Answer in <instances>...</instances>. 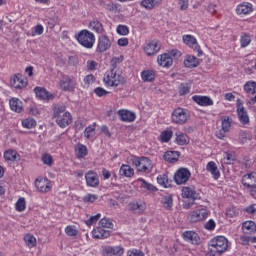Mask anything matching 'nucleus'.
I'll list each match as a JSON object with an SVG mask.
<instances>
[{"mask_svg":"<svg viewBox=\"0 0 256 256\" xmlns=\"http://www.w3.org/2000/svg\"><path fill=\"white\" fill-rule=\"evenodd\" d=\"M236 105L237 115L240 123H242V125L249 124V114L247 113V110H245V107H243V102L238 99Z\"/></svg>","mask_w":256,"mask_h":256,"instance_id":"obj_9","label":"nucleus"},{"mask_svg":"<svg viewBox=\"0 0 256 256\" xmlns=\"http://www.w3.org/2000/svg\"><path fill=\"white\" fill-rule=\"evenodd\" d=\"M171 121L175 125H185V123L189 121V113L187 112V109L181 107L174 109L171 114Z\"/></svg>","mask_w":256,"mask_h":256,"instance_id":"obj_5","label":"nucleus"},{"mask_svg":"<svg viewBox=\"0 0 256 256\" xmlns=\"http://www.w3.org/2000/svg\"><path fill=\"white\" fill-rule=\"evenodd\" d=\"M182 197H185L186 199H193V201H195L197 199H201V194L197 192L195 188L184 187L182 189Z\"/></svg>","mask_w":256,"mask_h":256,"instance_id":"obj_17","label":"nucleus"},{"mask_svg":"<svg viewBox=\"0 0 256 256\" xmlns=\"http://www.w3.org/2000/svg\"><path fill=\"white\" fill-rule=\"evenodd\" d=\"M227 217H237L239 215V209L237 208H228L226 211Z\"/></svg>","mask_w":256,"mask_h":256,"instance_id":"obj_62","label":"nucleus"},{"mask_svg":"<svg viewBox=\"0 0 256 256\" xmlns=\"http://www.w3.org/2000/svg\"><path fill=\"white\" fill-rule=\"evenodd\" d=\"M104 83L108 87H119V85H125L126 80L125 77L117 73V70H110L104 77Z\"/></svg>","mask_w":256,"mask_h":256,"instance_id":"obj_2","label":"nucleus"},{"mask_svg":"<svg viewBox=\"0 0 256 256\" xmlns=\"http://www.w3.org/2000/svg\"><path fill=\"white\" fill-rule=\"evenodd\" d=\"M224 161H226L225 163L227 165H233V163H235V155H233L231 153H225L224 154Z\"/></svg>","mask_w":256,"mask_h":256,"instance_id":"obj_57","label":"nucleus"},{"mask_svg":"<svg viewBox=\"0 0 256 256\" xmlns=\"http://www.w3.org/2000/svg\"><path fill=\"white\" fill-rule=\"evenodd\" d=\"M138 181L141 183L142 189H146L147 191H150L151 193H156V191H158L157 187H155L153 184L145 181V179L140 178Z\"/></svg>","mask_w":256,"mask_h":256,"instance_id":"obj_37","label":"nucleus"},{"mask_svg":"<svg viewBox=\"0 0 256 256\" xmlns=\"http://www.w3.org/2000/svg\"><path fill=\"white\" fill-rule=\"evenodd\" d=\"M180 156L181 153L179 151H167L164 154V159L165 161H168V163H177Z\"/></svg>","mask_w":256,"mask_h":256,"instance_id":"obj_27","label":"nucleus"},{"mask_svg":"<svg viewBox=\"0 0 256 256\" xmlns=\"http://www.w3.org/2000/svg\"><path fill=\"white\" fill-rule=\"evenodd\" d=\"M94 93H96L98 97H105V95H107L109 92H107V90L103 89L102 87H97L94 90Z\"/></svg>","mask_w":256,"mask_h":256,"instance_id":"obj_63","label":"nucleus"},{"mask_svg":"<svg viewBox=\"0 0 256 256\" xmlns=\"http://www.w3.org/2000/svg\"><path fill=\"white\" fill-rule=\"evenodd\" d=\"M157 183L162 187H171V183L169 182V177L167 174H162L157 177Z\"/></svg>","mask_w":256,"mask_h":256,"instance_id":"obj_40","label":"nucleus"},{"mask_svg":"<svg viewBox=\"0 0 256 256\" xmlns=\"http://www.w3.org/2000/svg\"><path fill=\"white\" fill-rule=\"evenodd\" d=\"M231 123H233V120L229 116H225L222 119V129L223 131H226L229 133L231 130Z\"/></svg>","mask_w":256,"mask_h":256,"instance_id":"obj_48","label":"nucleus"},{"mask_svg":"<svg viewBox=\"0 0 256 256\" xmlns=\"http://www.w3.org/2000/svg\"><path fill=\"white\" fill-rule=\"evenodd\" d=\"M25 207V198H19L16 202V211L22 212Z\"/></svg>","mask_w":256,"mask_h":256,"instance_id":"obj_59","label":"nucleus"},{"mask_svg":"<svg viewBox=\"0 0 256 256\" xmlns=\"http://www.w3.org/2000/svg\"><path fill=\"white\" fill-rule=\"evenodd\" d=\"M56 123L57 125H59V127H61L62 129H65V127L73 123V118L71 116V113L66 112L56 117Z\"/></svg>","mask_w":256,"mask_h":256,"instance_id":"obj_13","label":"nucleus"},{"mask_svg":"<svg viewBox=\"0 0 256 256\" xmlns=\"http://www.w3.org/2000/svg\"><path fill=\"white\" fill-rule=\"evenodd\" d=\"M132 163L140 173H151L153 171V162L145 156L134 157Z\"/></svg>","mask_w":256,"mask_h":256,"instance_id":"obj_3","label":"nucleus"},{"mask_svg":"<svg viewBox=\"0 0 256 256\" xmlns=\"http://www.w3.org/2000/svg\"><path fill=\"white\" fill-rule=\"evenodd\" d=\"M4 159H6V161H15V159H17V152L13 150L6 151L4 153Z\"/></svg>","mask_w":256,"mask_h":256,"instance_id":"obj_51","label":"nucleus"},{"mask_svg":"<svg viewBox=\"0 0 256 256\" xmlns=\"http://www.w3.org/2000/svg\"><path fill=\"white\" fill-rule=\"evenodd\" d=\"M241 47H247L251 43V36L243 33L240 39Z\"/></svg>","mask_w":256,"mask_h":256,"instance_id":"obj_53","label":"nucleus"},{"mask_svg":"<svg viewBox=\"0 0 256 256\" xmlns=\"http://www.w3.org/2000/svg\"><path fill=\"white\" fill-rule=\"evenodd\" d=\"M118 115L125 123H133L137 119V115L129 110H119Z\"/></svg>","mask_w":256,"mask_h":256,"instance_id":"obj_19","label":"nucleus"},{"mask_svg":"<svg viewBox=\"0 0 256 256\" xmlns=\"http://www.w3.org/2000/svg\"><path fill=\"white\" fill-rule=\"evenodd\" d=\"M206 171L211 173L213 179H218L219 177H221L219 168H217V164L213 161L208 162V164L206 165Z\"/></svg>","mask_w":256,"mask_h":256,"instance_id":"obj_25","label":"nucleus"},{"mask_svg":"<svg viewBox=\"0 0 256 256\" xmlns=\"http://www.w3.org/2000/svg\"><path fill=\"white\" fill-rule=\"evenodd\" d=\"M85 181H86V185L87 187H99V174H97V172L93 171V170H89L86 174H85Z\"/></svg>","mask_w":256,"mask_h":256,"instance_id":"obj_10","label":"nucleus"},{"mask_svg":"<svg viewBox=\"0 0 256 256\" xmlns=\"http://www.w3.org/2000/svg\"><path fill=\"white\" fill-rule=\"evenodd\" d=\"M119 173H120L121 177L131 178L135 175V170L130 165L123 164L120 167Z\"/></svg>","mask_w":256,"mask_h":256,"instance_id":"obj_28","label":"nucleus"},{"mask_svg":"<svg viewBox=\"0 0 256 256\" xmlns=\"http://www.w3.org/2000/svg\"><path fill=\"white\" fill-rule=\"evenodd\" d=\"M244 91H246V93H249L250 95H255V93H256V82H247L244 85Z\"/></svg>","mask_w":256,"mask_h":256,"instance_id":"obj_49","label":"nucleus"},{"mask_svg":"<svg viewBox=\"0 0 256 256\" xmlns=\"http://www.w3.org/2000/svg\"><path fill=\"white\" fill-rule=\"evenodd\" d=\"M10 83L14 89H24V87H27V80L21 74L15 75L10 80Z\"/></svg>","mask_w":256,"mask_h":256,"instance_id":"obj_16","label":"nucleus"},{"mask_svg":"<svg viewBox=\"0 0 256 256\" xmlns=\"http://www.w3.org/2000/svg\"><path fill=\"white\" fill-rule=\"evenodd\" d=\"M101 219V214H96L95 216L90 217L88 220H86V225L88 227H91V225H95L96 222Z\"/></svg>","mask_w":256,"mask_h":256,"instance_id":"obj_55","label":"nucleus"},{"mask_svg":"<svg viewBox=\"0 0 256 256\" xmlns=\"http://www.w3.org/2000/svg\"><path fill=\"white\" fill-rule=\"evenodd\" d=\"M209 217V211L205 208L192 211L188 216L190 223H199V221H205Z\"/></svg>","mask_w":256,"mask_h":256,"instance_id":"obj_6","label":"nucleus"},{"mask_svg":"<svg viewBox=\"0 0 256 256\" xmlns=\"http://www.w3.org/2000/svg\"><path fill=\"white\" fill-rule=\"evenodd\" d=\"M116 31L118 35H129V27L125 25H118Z\"/></svg>","mask_w":256,"mask_h":256,"instance_id":"obj_56","label":"nucleus"},{"mask_svg":"<svg viewBox=\"0 0 256 256\" xmlns=\"http://www.w3.org/2000/svg\"><path fill=\"white\" fill-rule=\"evenodd\" d=\"M227 247H229V241L227 238L224 236H217L209 243V253L219 256L227 251Z\"/></svg>","mask_w":256,"mask_h":256,"instance_id":"obj_1","label":"nucleus"},{"mask_svg":"<svg viewBox=\"0 0 256 256\" xmlns=\"http://www.w3.org/2000/svg\"><path fill=\"white\" fill-rule=\"evenodd\" d=\"M99 227H103V229H113V222L107 218H102L99 221Z\"/></svg>","mask_w":256,"mask_h":256,"instance_id":"obj_50","label":"nucleus"},{"mask_svg":"<svg viewBox=\"0 0 256 256\" xmlns=\"http://www.w3.org/2000/svg\"><path fill=\"white\" fill-rule=\"evenodd\" d=\"M161 1L162 0H142L140 5L141 7H144V9L151 11V9H155V7L159 5Z\"/></svg>","mask_w":256,"mask_h":256,"instance_id":"obj_31","label":"nucleus"},{"mask_svg":"<svg viewBox=\"0 0 256 256\" xmlns=\"http://www.w3.org/2000/svg\"><path fill=\"white\" fill-rule=\"evenodd\" d=\"M183 41L185 45L188 47H191L193 51H195L198 57H201L203 55V50H201V46H199V43H197V38H195L193 35H184Z\"/></svg>","mask_w":256,"mask_h":256,"instance_id":"obj_8","label":"nucleus"},{"mask_svg":"<svg viewBox=\"0 0 256 256\" xmlns=\"http://www.w3.org/2000/svg\"><path fill=\"white\" fill-rule=\"evenodd\" d=\"M106 251L107 253H110V255H117V256H121L123 255V253H125V250L123 249V247H120V246L108 247Z\"/></svg>","mask_w":256,"mask_h":256,"instance_id":"obj_42","label":"nucleus"},{"mask_svg":"<svg viewBox=\"0 0 256 256\" xmlns=\"http://www.w3.org/2000/svg\"><path fill=\"white\" fill-rule=\"evenodd\" d=\"M65 233L66 235H68L69 237H77V230L75 229V227L73 226H67L65 228Z\"/></svg>","mask_w":256,"mask_h":256,"instance_id":"obj_58","label":"nucleus"},{"mask_svg":"<svg viewBox=\"0 0 256 256\" xmlns=\"http://www.w3.org/2000/svg\"><path fill=\"white\" fill-rule=\"evenodd\" d=\"M191 177V171L187 168H180L174 174V181L176 185H185Z\"/></svg>","mask_w":256,"mask_h":256,"instance_id":"obj_7","label":"nucleus"},{"mask_svg":"<svg viewBox=\"0 0 256 256\" xmlns=\"http://www.w3.org/2000/svg\"><path fill=\"white\" fill-rule=\"evenodd\" d=\"M128 256H145V253L141 250L133 249L128 251Z\"/></svg>","mask_w":256,"mask_h":256,"instance_id":"obj_64","label":"nucleus"},{"mask_svg":"<svg viewBox=\"0 0 256 256\" xmlns=\"http://www.w3.org/2000/svg\"><path fill=\"white\" fill-rule=\"evenodd\" d=\"M60 85L63 91H74L77 83L75 82V80L71 79L69 76H66L63 78Z\"/></svg>","mask_w":256,"mask_h":256,"instance_id":"obj_23","label":"nucleus"},{"mask_svg":"<svg viewBox=\"0 0 256 256\" xmlns=\"http://www.w3.org/2000/svg\"><path fill=\"white\" fill-rule=\"evenodd\" d=\"M190 89H191V86H189L188 83H182L179 87V94L180 95H187V93H189Z\"/></svg>","mask_w":256,"mask_h":256,"instance_id":"obj_54","label":"nucleus"},{"mask_svg":"<svg viewBox=\"0 0 256 256\" xmlns=\"http://www.w3.org/2000/svg\"><path fill=\"white\" fill-rule=\"evenodd\" d=\"M87 146L83 144H78L76 147V157L78 159H83V157H87Z\"/></svg>","mask_w":256,"mask_h":256,"instance_id":"obj_36","label":"nucleus"},{"mask_svg":"<svg viewBox=\"0 0 256 256\" xmlns=\"http://www.w3.org/2000/svg\"><path fill=\"white\" fill-rule=\"evenodd\" d=\"M84 137H86V139H93V137H95V124L85 128Z\"/></svg>","mask_w":256,"mask_h":256,"instance_id":"obj_47","label":"nucleus"},{"mask_svg":"<svg viewBox=\"0 0 256 256\" xmlns=\"http://www.w3.org/2000/svg\"><path fill=\"white\" fill-rule=\"evenodd\" d=\"M22 126L25 129H33V127L37 126V121H35L33 118H26L22 120Z\"/></svg>","mask_w":256,"mask_h":256,"instance_id":"obj_46","label":"nucleus"},{"mask_svg":"<svg viewBox=\"0 0 256 256\" xmlns=\"http://www.w3.org/2000/svg\"><path fill=\"white\" fill-rule=\"evenodd\" d=\"M141 78L144 82L153 83L155 81V72L153 70H144L141 73Z\"/></svg>","mask_w":256,"mask_h":256,"instance_id":"obj_33","label":"nucleus"},{"mask_svg":"<svg viewBox=\"0 0 256 256\" xmlns=\"http://www.w3.org/2000/svg\"><path fill=\"white\" fill-rule=\"evenodd\" d=\"M160 50H161V45L156 40L147 42L144 47V51L146 55H148V57L156 55V53H159Z\"/></svg>","mask_w":256,"mask_h":256,"instance_id":"obj_11","label":"nucleus"},{"mask_svg":"<svg viewBox=\"0 0 256 256\" xmlns=\"http://www.w3.org/2000/svg\"><path fill=\"white\" fill-rule=\"evenodd\" d=\"M157 61L160 67L169 68L171 65H173V58L169 55V53L159 55Z\"/></svg>","mask_w":256,"mask_h":256,"instance_id":"obj_20","label":"nucleus"},{"mask_svg":"<svg viewBox=\"0 0 256 256\" xmlns=\"http://www.w3.org/2000/svg\"><path fill=\"white\" fill-rule=\"evenodd\" d=\"M24 241L26 245L30 248L35 247V245H37V239L35 238V236L31 234H26L24 236Z\"/></svg>","mask_w":256,"mask_h":256,"instance_id":"obj_45","label":"nucleus"},{"mask_svg":"<svg viewBox=\"0 0 256 256\" xmlns=\"http://www.w3.org/2000/svg\"><path fill=\"white\" fill-rule=\"evenodd\" d=\"M242 185L248 189L256 188V173H248L242 177Z\"/></svg>","mask_w":256,"mask_h":256,"instance_id":"obj_14","label":"nucleus"},{"mask_svg":"<svg viewBox=\"0 0 256 256\" xmlns=\"http://www.w3.org/2000/svg\"><path fill=\"white\" fill-rule=\"evenodd\" d=\"M92 233L94 239H107L108 237H111V232L101 226L94 229Z\"/></svg>","mask_w":256,"mask_h":256,"instance_id":"obj_21","label":"nucleus"},{"mask_svg":"<svg viewBox=\"0 0 256 256\" xmlns=\"http://www.w3.org/2000/svg\"><path fill=\"white\" fill-rule=\"evenodd\" d=\"M199 59L195 56H188L184 60L185 67H188L189 69H193L195 67H199Z\"/></svg>","mask_w":256,"mask_h":256,"instance_id":"obj_30","label":"nucleus"},{"mask_svg":"<svg viewBox=\"0 0 256 256\" xmlns=\"http://www.w3.org/2000/svg\"><path fill=\"white\" fill-rule=\"evenodd\" d=\"M77 41L82 47L93 49V45H95V34L89 30H81L78 33Z\"/></svg>","mask_w":256,"mask_h":256,"instance_id":"obj_4","label":"nucleus"},{"mask_svg":"<svg viewBox=\"0 0 256 256\" xmlns=\"http://www.w3.org/2000/svg\"><path fill=\"white\" fill-rule=\"evenodd\" d=\"M183 238L185 241H188V243H192V245H199L201 243V237H199V234L193 231L184 232Z\"/></svg>","mask_w":256,"mask_h":256,"instance_id":"obj_18","label":"nucleus"},{"mask_svg":"<svg viewBox=\"0 0 256 256\" xmlns=\"http://www.w3.org/2000/svg\"><path fill=\"white\" fill-rule=\"evenodd\" d=\"M108 49H111V40L106 35L100 36L96 48L97 53H105Z\"/></svg>","mask_w":256,"mask_h":256,"instance_id":"obj_12","label":"nucleus"},{"mask_svg":"<svg viewBox=\"0 0 256 256\" xmlns=\"http://www.w3.org/2000/svg\"><path fill=\"white\" fill-rule=\"evenodd\" d=\"M253 12V7L251 4H240L236 8L237 15H249V13Z\"/></svg>","mask_w":256,"mask_h":256,"instance_id":"obj_29","label":"nucleus"},{"mask_svg":"<svg viewBox=\"0 0 256 256\" xmlns=\"http://www.w3.org/2000/svg\"><path fill=\"white\" fill-rule=\"evenodd\" d=\"M242 230L244 233H255L256 232V225L253 221H246L242 224Z\"/></svg>","mask_w":256,"mask_h":256,"instance_id":"obj_34","label":"nucleus"},{"mask_svg":"<svg viewBox=\"0 0 256 256\" xmlns=\"http://www.w3.org/2000/svg\"><path fill=\"white\" fill-rule=\"evenodd\" d=\"M129 207H130V210L136 213V215H141L147 209V205L145 204V202H142V201L131 202L129 204Z\"/></svg>","mask_w":256,"mask_h":256,"instance_id":"obj_22","label":"nucleus"},{"mask_svg":"<svg viewBox=\"0 0 256 256\" xmlns=\"http://www.w3.org/2000/svg\"><path fill=\"white\" fill-rule=\"evenodd\" d=\"M162 205L164 209L171 210L173 208V196L168 195L162 198Z\"/></svg>","mask_w":256,"mask_h":256,"instance_id":"obj_41","label":"nucleus"},{"mask_svg":"<svg viewBox=\"0 0 256 256\" xmlns=\"http://www.w3.org/2000/svg\"><path fill=\"white\" fill-rule=\"evenodd\" d=\"M253 139V135L248 131H240L239 132V141L242 143H247Z\"/></svg>","mask_w":256,"mask_h":256,"instance_id":"obj_44","label":"nucleus"},{"mask_svg":"<svg viewBox=\"0 0 256 256\" xmlns=\"http://www.w3.org/2000/svg\"><path fill=\"white\" fill-rule=\"evenodd\" d=\"M11 111H14L15 113H23V102L19 100L18 98H12L9 102Z\"/></svg>","mask_w":256,"mask_h":256,"instance_id":"obj_24","label":"nucleus"},{"mask_svg":"<svg viewBox=\"0 0 256 256\" xmlns=\"http://www.w3.org/2000/svg\"><path fill=\"white\" fill-rule=\"evenodd\" d=\"M42 162L44 163V165H48V167H51V165H53L54 160H53V156H51V154H43L42 155Z\"/></svg>","mask_w":256,"mask_h":256,"instance_id":"obj_52","label":"nucleus"},{"mask_svg":"<svg viewBox=\"0 0 256 256\" xmlns=\"http://www.w3.org/2000/svg\"><path fill=\"white\" fill-rule=\"evenodd\" d=\"M34 93L39 99H49V92L45 88L36 87Z\"/></svg>","mask_w":256,"mask_h":256,"instance_id":"obj_39","label":"nucleus"},{"mask_svg":"<svg viewBox=\"0 0 256 256\" xmlns=\"http://www.w3.org/2000/svg\"><path fill=\"white\" fill-rule=\"evenodd\" d=\"M63 113H67L65 106H56L54 108V117L55 118L59 117V115H63Z\"/></svg>","mask_w":256,"mask_h":256,"instance_id":"obj_60","label":"nucleus"},{"mask_svg":"<svg viewBox=\"0 0 256 256\" xmlns=\"http://www.w3.org/2000/svg\"><path fill=\"white\" fill-rule=\"evenodd\" d=\"M35 185L40 193H49V191H51V185L47 179L36 180Z\"/></svg>","mask_w":256,"mask_h":256,"instance_id":"obj_26","label":"nucleus"},{"mask_svg":"<svg viewBox=\"0 0 256 256\" xmlns=\"http://www.w3.org/2000/svg\"><path fill=\"white\" fill-rule=\"evenodd\" d=\"M192 101L200 105V107H211L213 105V99L209 96L194 95Z\"/></svg>","mask_w":256,"mask_h":256,"instance_id":"obj_15","label":"nucleus"},{"mask_svg":"<svg viewBox=\"0 0 256 256\" xmlns=\"http://www.w3.org/2000/svg\"><path fill=\"white\" fill-rule=\"evenodd\" d=\"M89 27L90 29H92V31H95V33H103L105 31V28H103V24L99 22V20H92L89 23Z\"/></svg>","mask_w":256,"mask_h":256,"instance_id":"obj_35","label":"nucleus"},{"mask_svg":"<svg viewBox=\"0 0 256 256\" xmlns=\"http://www.w3.org/2000/svg\"><path fill=\"white\" fill-rule=\"evenodd\" d=\"M176 143L177 145H189V137L183 132H176Z\"/></svg>","mask_w":256,"mask_h":256,"instance_id":"obj_32","label":"nucleus"},{"mask_svg":"<svg viewBox=\"0 0 256 256\" xmlns=\"http://www.w3.org/2000/svg\"><path fill=\"white\" fill-rule=\"evenodd\" d=\"M172 137H173V130L167 129L160 134V141H162V143H169Z\"/></svg>","mask_w":256,"mask_h":256,"instance_id":"obj_38","label":"nucleus"},{"mask_svg":"<svg viewBox=\"0 0 256 256\" xmlns=\"http://www.w3.org/2000/svg\"><path fill=\"white\" fill-rule=\"evenodd\" d=\"M43 31H44L43 25L38 24V25H36V26L33 28V30H32V36L35 37V35H43Z\"/></svg>","mask_w":256,"mask_h":256,"instance_id":"obj_61","label":"nucleus"},{"mask_svg":"<svg viewBox=\"0 0 256 256\" xmlns=\"http://www.w3.org/2000/svg\"><path fill=\"white\" fill-rule=\"evenodd\" d=\"M106 11H110L111 13H118L121 11V5L113 2H109L105 4Z\"/></svg>","mask_w":256,"mask_h":256,"instance_id":"obj_43","label":"nucleus"}]
</instances>
